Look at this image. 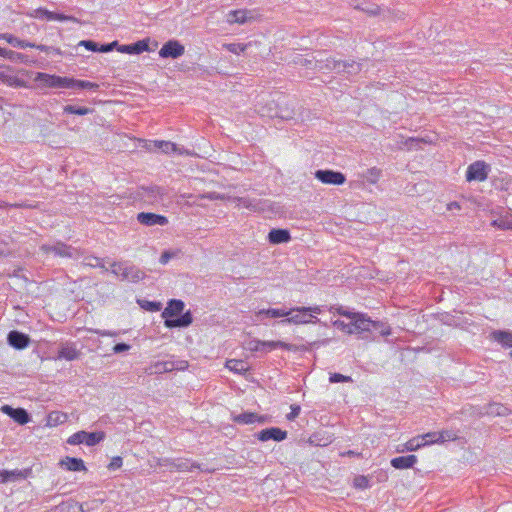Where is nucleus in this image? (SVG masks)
Segmentation results:
<instances>
[{
  "label": "nucleus",
  "instance_id": "nucleus-1",
  "mask_svg": "<svg viewBox=\"0 0 512 512\" xmlns=\"http://www.w3.org/2000/svg\"><path fill=\"white\" fill-rule=\"evenodd\" d=\"M184 306L185 305L182 300L172 299L168 302L166 308L161 314L165 319L164 325L167 328H185L192 323V313L190 311L182 313Z\"/></svg>",
  "mask_w": 512,
  "mask_h": 512
},
{
  "label": "nucleus",
  "instance_id": "nucleus-2",
  "mask_svg": "<svg viewBox=\"0 0 512 512\" xmlns=\"http://www.w3.org/2000/svg\"><path fill=\"white\" fill-rule=\"evenodd\" d=\"M111 273L116 275L122 281L137 283L145 278L146 274L134 265H126L124 262H113L111 264Z\"/></svg>",
  "mask_w": 512,
  "mask_h": 512
},
{
  "label": "nucleus",
  "instance_id": "nucleus-3",
  "mask_svg": "<svg viewBox=\"0 0 512 512\" xmlns=\"http://www.w3.org/2000/svg\"><path fill=\"white\" fill-rule=\"evenodd\" d=\"M105 438V433L100 432H86L84 430L78 431L72 434L68 439L67 443L70 445L85 444L89 447L95 446Z\"/></svg>",
  "mask_w": 512,
  "mask_h": 512
},
{
  "label": "nucleus",
  "instance_id": "nucleus-4",
  "mask_svg": "<svg viewBox=\"0 0 512 512\" xmlns=\"http://www.w3.org/2000/svg\"><path fill=\"white\" fill-rule=\"evenodd\" d=\"M41 250L45 253H54L59 257L77 258L79 256V251L76 248L60 241L53 245L43 244Z\"/></svg>",
  "mask_w": 512,
  "mask_h": 512
},
{
  "label": "nucleus",
  "instance_id": "nucleus-5",
  "mask_svg": "<svg viewBox=\"0 0 512 512\" xmlns=\"http://www.w3.org/2000/svg\"><path fill=\"white\" fill-rule=\"evenodd\" d=\"M336 313L353 320V325L356 327V330H370L371 319L365 314L351 312L342 306L336 308Z\"/></svg>",
  "mask_w": 512,
  "mask_h": 512
},
{
  "label": "nucleus",
  "instance_id": "nucleus-6",
  "mask_svg": "<svg viewBox=\"0 0 512 512\" xmlns=\"http://www.w3.org/2000/svg\"><path fill=\"white\" fill-rule=\"evenodd\" d=\"M34 80L39 83V87L46 88H65V77L52 75L44 72L35 73Z\"/></svg>",
  "mask_w": 512,
  "mask_h": 512
},
{
  "label": "nucleus",
  "instance_id": "nucleus-7",
  "mask_svg": "<svg viewBox=\"0 0 512 512\" xmlns=\"http://www.w3.org/2000/svg\"><path fill=\"white\" fill-rule=\"evenodd\" d=\"M184 52L185 47L179 41L169 40L159 50V56L164 59H176L181 57Z\"/></svg>",
  "mask_w": 512,
  "mask_h": 512
},
{
  "label": "nucleus",
  "instance_id": "nucleus-8",
  "mask_svg": "<svg viewBox=\"0 0 512 512\" xmlns=\"http://www.w3.org/2000/svg\"><path fill=\"white\" fill-rule=\"evenodd\" d=\"M315 177L324 184L342 185L346 181L343 173L333 170H317Z\"/></svg>",
  "mask_w": 512,
  "mask_h": 512
},
{
  "label": "nucleus",
  "instance_id": "nucleus-9",
  "mask_svg": "<svg viewBox=\"0 0 512 512\" xmlns=\"http://www.w3.org/2000/svg\"><path fill=\"white\" fill-rule=\"evenodd\" d=\"M488 177L487 165L483 161H476L468 166L466 179L468 181H484Z\"/></svg>",
  "mask_w": 512,
  "mask_h": 512
},
{
  "label": "nucleus",
  "instance_id": "nucleus-10",
  "mask_svg": "<svg viewBox=\"0 0 512 512\" xmlns=\"http://www.w3.org/2000/svg\"><path fill=\"white\" fill-rule=\"evenodd\" d=\"M188 367L187 361L180 360V361H158L155 364L152 365V369L154 373H166L171 372L174 370H184Z\"/></svg>",
  "mask_w": 512,
  "mask_h": 512
},
{
  "label": "nucleus",
  "instance_id": "nucleus-11",
  "mask_svg": "<svg viewBox=\"0 0 512 512\" xmlns=\"http://www.w3.org/2000/svg\"><path fill=\"white\" fill-rule=\"evenodd\" d=\"M165 195V190L159 186L141 187L139 196L147 203H157Z\"/></svg>",
  "mask_w": 512,
  "mask_h": 512
},
{
  "label": "nucleus",
  "instance_id": "nucleus-12",
  "mask_svg": "<svg viewBox=\"0 0 512 512\" xmlns=\"http://www.w3.org/2000/svg\"><path fill=\"white\" fill-rule=\"evenodd\" d=\"M137 221L144 226H165L168 224V218L151 213V212H140L137 214Z\"/></svg>",
  "mask_w": 512,
  "mask_h": 512
},
{
  "label": "nucleus",
  "instance_id": "nucleus-13",
  "mask_svg": "<svg viewBox=\"0 0 512 512\" xmlns=\"http://www.w3.org/2000/svg\"><path fill=\"white\" fill-rule=\"evenodd\" d=\"M256 437L262 442H266L268 440L280 442L287 438V432L278 427H270L258 432Z\"/></svg>",
  "mask_w": 512,
  "mask_h": 512
},
{
  "label": "nucleus",
  "instance_id": "nucleus-14",
  "mask_svg": "<svg viewBox=\"0 0 512 512\" xmlns=\"http://www.w3.org/2000/svg\"><path fill=\"white\" fill-rule=\"evenodd\" d=\"M1 410L3 413L9 415L18 424L24 425L30 421V415L23 408H12L9 405H4Z\"/></svg>",
  "mask_w": 512,
  "mask_h": 512
},
{
  "label": "nucleus",
  "instance_id": "nucleus-15",
  "mask_svg": "<svg viewBox=\"0 0 512 512\" xmlns=\"http://www.w3.org/2000/svg\"><path fill=\"white\" fill-rule=\"evenodd\" d=\"M0 81L11 87H28L27 83L24 80L12 74V70L10 67H5L4 69L0 68Z\"/></svg>",
  "mask_w": 512,
  "mask_h": 512
},
{
  "label": "nucleus",
  "instance_id": "nucleus-16",
  "mask_svg": "<svg viewBox=\"0 0 512 512\" xmlns=\"http://www.w3.org/2000/svg\"><path fill=\"white\" fill-rule=\"evenodd\" d=\"M7 341L15 349H24L29 345L30 338L27 334L13 330L8 333Z\"/></svg>",
  "mask_w": 512,
  "mask_h": 512
},
{
  "label": "nucleus",
  "instance_id": "nucleus-17",
  "mask_svg": "<svg viewBox=\"0 0 512 512\" xmlns=\"http://www.w3.org/2000/svg\"><path fill=\"white\" fill-rule=\"evenodd\" d=\"M341 63L342 60H336L333 58H327L325 60L318 59L315 60L314 69L319 71H333L335 73L341 74Z\"/></svg>",
  "mask_w": 512,
  "mask_h": 512
},
{
  "label": "nucleus",
  "instance_id": "nucleus-18",
  "mask_svg": "<svg viewBox=\"0 0 512 512\" xmlns=\"http://www.w3.org/2000/svg\"><path fill=\"white\" fill-rule=\"evenodd\" d=\"M319 321L320 320L312 314L297 312V314L281 320L280 324L299 325V324H307V323H317Z\"/></svg>",
  "mask_w": 512,
  "mask_h": 512
},
{
  "label": "nucleus",
  "instance_id": "nucleus-19",
  "mask_svg": "<svg viewBox=\"0 0 512 512\" xmlns=\"http://www.w3.org/2000/svg\"><path fill=\"white\" fill-rule=\"evenodd\" d=\"M118 51L127 54H140L144 51H150L149 39H143L129 45H121L118 47Z\"/></svg>",
  "mask_w": 512,
  "mask_h": 512
},
{
  "label": "nucleus",
  "instance_id": "nucleus-20",
  "mask_svg": "<svg viewBox=\"0 0 512 512\" xmlns=\"http://www.w3.org/2000/svg\"><path fill=\"white\" fill-rule=\"evenodd\" d=\"M80 354H81V352L79 350H77L73 344L64 343V344H61V347L58 351L57 358L65 359L67 361H72V360L78 359Z\"/></svg>",
  "mask_w": 512,
  "mask_h": 512
},
{
  "label": "nucleus",
  "instance_id": "nucleus-21",
  "mask_svg": "<svg viewBox=\"0 0 512 512\" xmlns=\"http://www.w3.org/2000/svg\"><path fill=\"white\" fill-rule=\"evenodd\" d=\"M59 465L68 471H86V466L80 458L67 456L59 462Z\"/></svg>",
  "mask_w": 512,
  "mask_h": 512
},
{
  "label": "nucleus",
  "instance_id": "nucleus-22",
  "mask_svg": "<svg viewBox=\"0 0 512 512\" xmlns=\"http://www.w3.org/2000/svg\"><path fill=\"white\" fill-rule=\"evenodd\" d=\"M290 240L291 235L287 229H272L268 233V241L271 244L287 243Z\"/></svg>",
  "mask_w": 512,
  "mask_h": 512
},
{
  "label": "nucleus",
  "instance_id": "nucleus-23",
  "mask_svg": "<svg viewBox=\"0 0 512 512\" xmlns=\"http://www.w3.org/2000/svg\"><path fill=\"white\" fill-rule=\"evenodd\" d=\"M234 201L237 202V206H242L250 211H261L264 210V202L261 200L250 199L248 197H237L234 198Z\"/></svg>",
  "mask_w": 512,
  "mask_h": 512
},
{
  "label": "nucleus",
  "instance_id": "nucleus-24",
  "mask_svg": "<svg viewBox=\"0 0 512 512\" xmlns=\"http://www.w3.org/2000/svg\"><path fill=\"white\" fill-rule=\"evenodd\" d=\"M415 455L399 456L391 460V466L395 469H408L412 468L417 463Z\"/></svg>",
  "mask_w": 512,
  "mask_h": 512
},
{
  "label": "nucleus",
  "instance_id": "nucleus-25",
  "mask_svg": "<svg viewBox=\"0 0 512 512\" xmlns=\"http://www.w3.org/2000/svg\"><path fill=\"white\" fill-rule=\"evenodd\" d=\"M293 312L294 311H292V308L289 311L282 310V309L269 308V309H261V310L257 311L255 313V316H256L258 321H261L262 320V316H267V317H271V318H278V317L289 316Z\"/></svg>",
  "mask_w": 512,
  "mask_h": 512
},
{
  "label": "nucleus",
  "instance_id": "nucleus-26",
  "mask_svg": "<svg viewBox=\"0 0 512 512\" xmlns=\"http://www.w3.org/2000/svg\"><path fill=\"white\" fill-rule=\"evenodd\" d=\"M170 466L179 472L192 471L197 468L200 469V465L189 459H175L170 463Z\"/></svg>",
  "mask_w": 512,
  "mask_h": 512
},
{
  "label": "nucleus",
  "instance_id": "nucleus-27",
  "mask_svg": "<svg viewBox=\"0 0 512 512\" xmlns=\"http://www.w3.org/2000/svg\"><path fill=\"white\" fill-rule=\"evenodd\" d=\"M0 477H1V482H7L11 479H25L27 478L30 474H31V469L28 468V469H24V470H12V471H8V470H3V471H0Z\"/></svg>",
  "mask_w": 512,
  "mask_h": 512
},
{
  "label": "nucleus",
  "instance_id": "nucleus-28",
  "mask_svg": "<svg viewBox=\"0 0 512 512\" xmlns=\"http://www.w3.org/2000/svg\"><path fill=\"white\" fill-rule=\"evenodd\" d=\"M226 368L229 370L238 373V374H244L249 370V365L244 360L239 359H230L226 361L225 364Z\"/></svg>",
  "mask_w": 512,
  "mask_h": 512
},
{
  "label": "nucleus",
  "instance_id": "nucleus-29",
  "mask_svg": "<svg viewBox=\"0 0 512 512\" xmlns=\"http://www.w3.org/2000/svg\"><path fill=\"white\" fill-rule=\"evenodd\" d=\"M362 70V64L351 61H342L341 63V73H346L347 75H356L360 73Z\"/></svg>",
  "mask_w": 512,
  "mask_h": 512
},
{
  "label": "nucleus",
  "instance_id": "nucleus-30",
  "mask_svg": "<svg viewBox=\"0 0 512 512\" xmlns=\"http://www.w3.org/2000/svg\"><path fill=\"white\" fill-rule=\"evenodd\" d=\"M249 13L250 12L245 9L231 11L228 14V21L230 23L244 24L249 18Z\"/></svg>",
  "mask_w": 512,
  "mask_h": 512
},
{
  "label": "nucleus",
  "instance_id": "nucleus-31",
  "mask_svg": "<svg viewBox=\"0 0 512 512\" xmlns=\"http://www.w3.org/2000/svg\"><path fill=\"white\" fill-rule=\"evenodd\" d=\"M0 39L7 41L10 45H12L14 47H19V48L34 47V43L20 40L17 37H15L11 34H8V33L1 34Z\"/></svg>",
  "mask_w": 512,
  "mask_h": 512
},
{
  "label": "nucleus",
  "instance_id": "nucleus-32",
  "mask_svg": "<svg viewBox=\"0 0 512 512\" xmlns=\"http://www.w3.org/2000/svg\"><path fill=\"white\" fill-rule=\"evenodd\" d=\"M264 352L271 351L276 348H282L288 351H295L296 347L283 341H263Z\"/></svg>",
  "mask_w": 512,
  "mask_h": 512
},
{
  "label": "nucleus",
  "instance_id": "nucleus-33",
  "mask_svg": "<svg viewBox=\"0 0 512 512\" xmlns=\"http://www.w3.org/2000/svg\"><path fill=\"white\" fill-rule=\"evenodd\" d=\"M494 340L501 343L504 347H512V333L508 331H494L492 333Z\"/></svg>",
  "mask_w": 512,
  "mask_h": 512
},
{
  "label": "nucleus",
  "instance_id": "nucleus-34",
  "mask_svg": "<svg viewBox=\"0 0 512 512\" xmlns=\"http://www.w3.org/2000/svg\"><path fill=\"white\" fill-rule=\"evenodd\" d=\"M332 324L334 327H336L348 334H353V333L363 334L367 331V330H356V327H354V325H353V320L351 321V323H345L342 320H335L332 322Z\"/></svg>",
  "mask_w": 512,
  "mask_h": 512
},
{
  "label": "nucleus",
  "instance_id": "nucleus-35",
  "mask_svg": "<svg viewBox=\"0 0 512 512\" xmlns=\"http://www.w3.org/2000/svg\"><path fill=\"white\" fill-rule=\"evenodd\" d=\"M370 324H371L370 331H369L370 333L375 331V332L379 333V335H381V336H388L391 334L390 326L384 322L371 320Z\"/></svg>",
  "mask_w": 512,
  "mask_h": 512
},
{
  "label": "nucleus",
  "instance_id": "nucleus-36",
  "mask_svg": "<svg viewBox=\"0 0 512 512\" xmlns=\"http://www.w3.org/2000/svg\"><path fill=\"white\" fill-rule=\"evenodd\" d=\"M256 419L257 414L253 412H243L233 416V421L238 424H252L256 422Z\"/></svg>",
  "mask_w": 512,
  "mask_h": 512
},
{
  "label": "nucleus",
  "instance_id": "nucleus-37",
  "mask_svg": "<svg viewBox=\"0 0 512 512\" xmlns=\"http://www.w3.org/2000/svg\"><path fill=\"white\" fill-rule=\"evenodd\" d=\"M154 146L166 154L181 153L177 145L170 141H155Z\"/></svg>",
  "mask_w": 512,
  "mask_h": 512
},
{
  "label": "nucleus",
  "instance_id": "nucleus-38",
  "mask_svg": "<svg viewBox=\"0 0 512 512\" xmlns=\"http://www.w3.org/2000/svg\"><path fill=\"white\" fill-rule=\"evenodd\" d=\"M294 114V106H290L288 103H284L279 106L276 116L284 120H289L294 117Z\"/></svg>",
  "mask_w": 512,
  "mask_h": 512
},
{
  "label": "nucleus",
  "instance_id": "nucleus-39",
  "mask_svg": "<svg viewBox=\"0 0 512 512\" xmlns=\"http://www.w3.org/2000/svg\"><path fill=\"white\" fill-rule=\"evenodd\" d=\"M8 59L12 62H19V63H25V64H34L35 61L30 59L28 55L15 52L13 50L9 51V57Z\"/></svg>",
  "mask_w": 512,
  "mask_h": 512
},
{
  "label": "nucleus",
  "instance_id": "nucleus-40",
  "mask_svg": "<svg viewBox=\"0 0 512 512\" xmlns=\"http://www.w3.org/2000/svg\"><path fill=\"white\" fill-rule=\"evenodd\" d=\"M64 113L67 114H76V115H87L89 113H92L93 110L87 107H79L74 105H66L63 108Z\"/></svg>",
  "mask_w": 512,
  "mask_h": 512
},
{
  "label": "nucleus",
  "instance_id": "nucleus-41",
  "mask_svg": "<svg viewBox=\"0 0 512 512\" xmlns=\"http://www.w3.org/2000/svg\"><path fill=\"white\" fill-rule=\"evenodd\" d=\"M139 306L147 311L156 312L161 309V303L156 301H149L145 299H138Z\"/></svg>",
  "mask_w": 512,
  "mask_h": 512
},
{
  "label": "nucleus",
  "instance_id": "nucleus-42",
  "mask_svg": "<svg viewBox=\"0 0 512 512\" xmlns=\"http://www.w3.org/2000/svg\"><path fill=\"white\" fill-rule=\"evenodd\" d=\"M426 443H424L421 439L420 436L418 437H415L413 439H410L409 441H407L405 444H404V448L405 450L407 451H416L418 450L419 448L425 446Z\"/></svg>",
  "mask_w": 512,
  "mask_h": 512
},
{
  "label": "nucleus",
  "instance_id": "nucleus-43",
  "mask_svg": "<svg viewBox=\"0 0 512 512\" xmlns=\"http://www.w3.org/2000/svg\"><path fill=\"white\" fill-rule=\"evenodd\" d=\"M457 438V434L452 430H442L437 433V440H439V444L444 443L446 441H454Z\"/></svg>",
  "mask_w": 512,
  "mask_h": 512
},
{
  "label": "nucleus",
  "instance_id": "nucleus-44",
  "mask_svg": "<svg viewBox=\"0 0 512 512\" xmlns=\"http://www.w3.org/2000/svg\"><path fill=\"white\" fill-rule=\"evenodd\" d=\"M83 264L89 267H100L104 271H108V269L104 266L103 260L96 256H88L84 259Z\"/></svg>",
  "mask_w": 512,
  "mask_h": 512
},
{
  "label": "nucleus",
  "instance_id": "nucleus-45",
  "mask_svg": "<svg viewBox=\"0 0 512 512\" xmlns=\"http://www.w3.org/2000/svg\"><path fill=\"white\" fill-rule=\"evenodd\" d=\"M47 20H57V21H77L76 18H74L73 16H67V15H64V14H61V13H56V12H50V11H45L44 12Z\"/></svg>",
  "mask_w": 512,
  "mask_h": 512
},
{
  "label": "nucleus",
  "instance_id": "nucleus-46",
  "mask_svg": "<svg viewBox=\"0 0 512 512\" xmlns=\"http://www.w3.org/2000/svg\"><path fill=\"white\" fill-rule=\"evenodd\" d=\"M66 420V415L57 411H53L48 415V424L49 425H58Z\"/></svg>",
  "mask_w": 512,
  "mask_h": 512
},
{
  "label": "nucleus",
  "instance_id": "nucleus-47",
  "mask_svg": "<svg viewBox=\"0 0 512 512\" xmlns=\"http://www.w3.org/2000/svg\"><path fill=\"white\" fill-rule=\"evenodd\" d=\"M380 176L381 170L376 167L368 169L365 174L366 180L371 184H375L379 180Z\"/></svg>",
  "mask_w": 512,
  "mask_h": 512
},
{
  "label": "nucleus",
  "instance_id": "nucleus-48",
  "mask_svg": "<svg viewBox=\"0 0 512 512\" xmlns=\"http://www.w3.org/2000/svg\"><path fill=\"white\" fill-rule=\"evenodd\" d=\"M65 81H66L65 88H67V89H73V88L84 89L85 80H78V79H74V78L65 77Z\"/></svg>",
  "mask_w": 512,
  "mask_h": 512
},
{
  "label": "nucleus",
  "instance_id": "nucleus-49",
  "mask_svg": "<svg viewBox=\"0 0 512 512\" xmlns=\"http://www.w3.org/2000/svg\"><path fill=\"white\" fill-rule=\"evenodd\" d=\"M489 413L498 416H505L509 414V409L501 404H492L490 405Z\"/></svg>",
  "mask_w": 512,
  "mask_h": 512
},
{
  "label": "nucleus",
  "instance_id": "nucleus-50",
  "mask_svg": "<svg viewBox=\"0 0 512 512\" xmlns=\"http://www.w3.org/2000/svg\"><path fill=\"white\" fill-rule=\"evenodd\" d=\"M225 47L229 52L239 55L246 50L247 45L240 43H230L226 44Z\"/></svg>",
  "mask_w": 512,
  "mask_h": 512
},
{
  "label": "nucleus",
  "instance_id": "nucleus-51",
  "mask_svg": "<svg viewBox=\"0 0 512 512\" xmlns=\"http://www.w3.org/2000/svg\"><path fill=\"white\" fill-rule=\"evenodd\" d=\"M198 197L200 199H208V200H226V199L230 198L224 194H220L217 192H207V193L199 195Z\"/></svg>",
  "mask_w": 512,
  "mask_h": 512
},
{
  "label": "nucleus",
  "instance_id": "nucleus-52",
  "mask_svg": "<svg viewBox=\"0 0 512 512\" xmlns=\"http://www.w3.org/2000/svg\"><path fill=\"white\" fill-rule=\"evenodd\" d=\"M292 311L295 312H301V313H308V314H320L322 312V309L320 306H312V307H294L292 308Z\"/></svg>",
  "mask_w": 512,
  "mask_h": 512
},
{
  "label": "nucleus",
  "instance_id": "nucleus-53",
  "mask_svg": "<svg viewBox=\"0 0 512 512\" xmlns=\"http://www.w3.org/2000/svg\"><path fill=\"white\" fill-rule=\"evenodd\" d=\"M437 433L438 432H429L420 437H421L422 441L424 443H426V445L435 444V443L439 444V440H437Z\"/></svg>",
  "mask_w": 512,
  "mask_h": 512
},
{
  "label": "nucleus",
  "instance_id": "nucleus-54",
  "mask_svg": "<svg viewBox=\"0 0 512 512\" xmlns=\"http://www.w3.org/2000/svg\"><path fill=\"white\" fill-rule=\"evenodd\" d=\"M329 381L331 383H339V382H351L352 379L350 376H345L340 373H333L329 377Z\"/></svg>",
  "mask_w": 512,
  "mask_h": 512
},
{
  "label": "nucleus",
  "instance_id": "nucleus-55",
  "mask_svg": "<svg viewBox=\"0 0 512 512\" xmlns=\"http://www.w3.org/2000/svg\"><path fill=\"white\" fill-rule=\"evenodd\" d=\"M33 48H36L40 51H43V52H46V53H50V52H53L57 55H62V51L59 49V48H55V47H52V46H46V45H36L34 44V47Z\"/></svg>",
  "mask_w": 512,
  "mask_h": 512
},
{
  "label": "nucleus",
  "instance_id": "nucleus-56",
  "mask_svg": "<svg viewBox=\"0 0 512 512\" xmlns=\"http://www.w3.org/2000/svg\"><path fill=\"white\" fill-rule=\"evenodd\" d=\"M79 46H84L86 49L97 52L98 51V44L92 40H82L78 44Z\"/></svg>",
  "mask_w": 512,
  "mask_h": 512
},
{
  "label": "nucleus",
  "instance_id": "nucleus-57",
  "mask_svg": "<svg viewBox=\"0 0 512 512\" xmlns=\"http://www.w3.org/2000/svg\"><path fill=\"white\" fill-rule=\"evenodd\" d=\"M354 485L357 488H367L369 486V480L365 476H358L354 479Z\"/></svg>",
  "mask_w": 512,
  "mask_h": 512
},
{
  "label": "nucleus",
  "instance_id": "nucleus-58",
  "mask_svg": "<svg viewBox=\"0 0 512 512\" xmlns=\"http://www.w3.org/2000/svg\"><path fill=\"white\" fill-rule=\"evenodd\" d=\"M248 349L251 351H264L263 341L251 340L248 343Z\"/></svg>",
  "mask_w": 512,
  "mask_h": 512
},
{
  "label": "nucleus",
  "instance_id": "nucleus-59",
  "mask_svg": "<svg viewBox=\"0 0 512 512\" xmlns=\"http://www.w3.org/2000/svg\"><path fill=\"white\" fill-rule=\"evenodd\" d=\"M291 412L289 414H287V419L289 421H292L294 420L296 417H298V415L300 414V411H301V407L297 404H293L291 405Z\"/></svg>",
  "mask_w": 512,
  "mask_h": 512
},
{
  "label": "nucleus",
  "instance_id": "nucleus-60",
  "mask_svg": "<svg viewBox=\"0 0 512 512\" xmlns=\"http://www.w3.org/2000/svg\"><path fill=\"white\" fill-rule=\"evenodd\" d=\"M502 230H512V215H506L501 217Z\"/></svg>",
  "mask_w": 512,
  "mask_h": 512
},
{
  "label": "nucleus",
  "instance_id": "nucleus-61",
  "mask_svg": "<svg viewBox=\"0 0 512 512\" xmlns=\"http://www.w3.org/2000/svg\"><path fill=\"white\" fill-rule=\"evenodd\" d=\"M122 464H123L122 458L117 456V457L112 458L111 462L108 465V468L110 470H116V469H119L122 466Z\"/></svg>",
  "mask_w": 512,
  "mask_h": 512
},
{
  "label": "nucleus",
  "instance_id": "nucleus-62",
  "mask_svg": "<svg viewBox=\"0 0 512 512\" xmlns=\"http://www.w3.org/2000/svg\"><path fill=\"white\" fill-rule=\"evenodd\" d=\"M421 142L420 139L417 138H408L402 142V144L407 147V149L411 150L416 147Z\"/></svg>",
  "mask_w": 512,
  "mask_h": 512
},
{
  "label": "nucleus",
  "instance_id": "nucleus-63",
  "mask_svg": "<svg viewBox=\"0 0 512 512\" xmlns=\"http://www.w3.org/2000/svg\"><path fill=\"white\" fill-rule=\"evenodd\" d=\"M174 253L173 252H170V251H164L161 256H160V259H159V262L162 264V265H165L169 262V260L171 258L174 257Z\"/></svg>",
  "mask_w": 512,
  "mask_h": 512
},
{
  "label": "nucleus",
  "instance_id": "nucleus-64",
  "mask_svg": "<svg viewBox=\"0 0 512 512\" xmlns=\"http://www.w3.org/2000/svg\"><path fill=\"white\" fill-rule=\"evenodd\" d=\"M129 349H130V345H128L126 343H117L113 347V352L118 354V353L128 351Z\"/></svg>",
  "mask_w": 512,
  "mask_h": 512
}]
</instances>
